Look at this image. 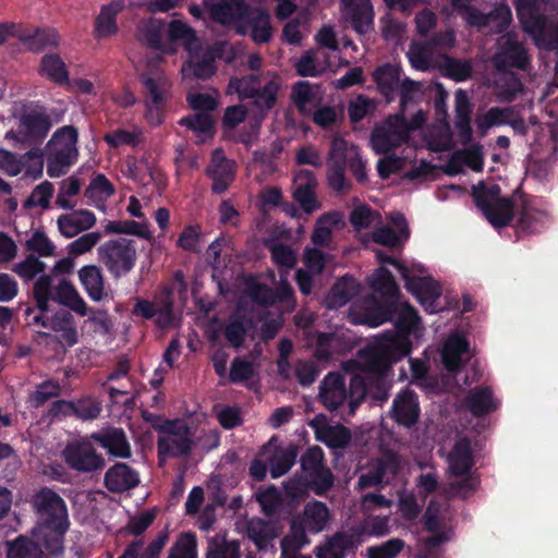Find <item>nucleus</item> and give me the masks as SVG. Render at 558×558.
<instances>
[{
    "mask_svg": "<svg viewBox=\"0 0 558 558\" xmlns=\"http://www.w3.org/2000/svg\"><path fill=\"white\" fill-rule=\"evenodd\" d=\"M395 332L376 337L373 342L357 357L360 372L351 378L350 409L364 399L369 386L375 384L380 390L386 388L387 374L392 363L407 356L420 343L424 328L413 307L407 303H399L396 308Z\"/></svg>",
    "mask_w": 558,
    "mask_h": 558,
    "instance_id": "nucleus-1",
    "label": "nucleus"
},
{
    "mask_svg": "<svg viewBox=\"0 0 558 558\" xmlns=\"http://www.w3.org/2000/svg\"><path fill=\"white\" fill-rule=\"evenodd\" d=\"M421 93V85L412 81H404L401 84V105L403 111L409 100L416 98ZM404 112L389 117L383 124L375 128L371 137V145L376 154H388L404 145L403 156L388 155L380 159L377 165L381 178H388L391 173L403 168L407 160L413 159L414 145L410 144L412 133L425 122V113L418 111L411 124L404 120Z\"/></svg>",
    "mask_w": 558,
    "mask_h": 558,
    "instance_id": "nucleus-2",
    "label": "nucleus"
},
{
    "mask_svg": "<svg viewBox=\"0 0 558 558\" xmlns=\"http://www.w3.org/2000/svg\"><path fill=\"white\" fill-rule=\"evenodd\" d=\"M38 517L34 536L52 555L62 551V539L69 529V515L64 500L53 490L43 488L32 500Z\"/></svg>",
    "mask_w": 558,
    "mask_h": 558,
    "instance_id": "nucleus-3",
    "label": "nucleus"
},
{
    "mask_svg": "<svg viewBox=\"0 0 558 558\" xmlns=\"http://www.w3.org/2000/svg\"><path fill=\"white\" fill-rule=\"evenodd\" d=\"M204 5L214 21L235 25L240 34L250 33L255 43L271 37L269 15L259 9H248L244 0H205Z\"/></svg>",
    "mask_w": 558,
    "mask_h": 558,
    "instance_id": "nucleus-4",
    "label": "nucleus"
},
{
    "mask_svg": "<svg viewBox=\"0 0 558 558\" xmlns=\"http://www.w3.org/2000/svg\"><path fill=\"white\" fill-rule=\"evenodd\" d=\"M165 39L177 50L181 44L189 52V60L181 69L182 77L207 78L215 72V54L199 46L194 31L183 21L173 20L166 26Z\"/></svg>",
    "mask_w": 558,
    "mask_h": 558,
    "instance_id": "nucleus-5",
    "label": "nucleus"
},
{
    "mask_svg": "<svg viewBox=\"0 0 558 558\" xmlns=\"http://www.w3.org/2000/svg\"><path fill=\"white\" fill-rule=\"evenodd\" d=\"M331 520L328 507L320 501L308 502L302 514L296 517L291 524V534L281 542L282 556L299 550L310 543L306 532L319 533L324 531Z\"/></svg>",
    "mask_w": 558,
    "mask_h": 558,
    "instance_id": "nucleus-6",
    "label": "nucleus"
},
{
    "mask_svg": "<svg viewBox=\"0 0 558 558\" xmlns=\"http://www.w3.org/2000/svg\"><path fill=\"white\" fill-rule=\"evenodd\" d=\"M376 256L379 262L392 264L400 271L407 289L417 299L426 312L436 313L440 310L437 304L441 293L440 286L433 280L421 264L413 263L411 266H403L395 259L385 257L380 251H376Z\"/></svg>",
    "mask_w": 558,
    "mask_h": 558,
    "instance_id": "nucleus-7",
    "label": "nucleus"
},
{
    "mask_svg": "<svg viewBox=\"0 0 558 558\" xmlns=\"http://www.w3.org/2000/svg\"><path fill=\"white\" fill-rule=\"evenodd\" d=\"M34 296L40 314H50L49 302L56 301L81 316L87 315V305L74 286L61 279L56 286L49 276L38 278L34 284Z\"/></svg>",
    "mask_w": 558,
    "mask_h": 558,
    "instance_id": "nucleus-8",
    "label": "nucleus"
},
{
    "mask_svg": "<svg viewBox=\"0 0 558 558\" xmlns=\"http://www.w3.org/2000/svg\"><path fill=\"white\" fill-rule=\"evenodd\" d=\"M77 132L72 126L57 131L46 147L47 172L51 178H59L77 158Z\"/></svg>",
    "mask_w": 558,
    "mask_h": 558,
    "instance_id": "nucleus-9",
    "label": "nucleus"
},
{
    "mask_svg": "<svg viewBox=\"0 0 558 558\" xmlns=\"http://www.w3.org/2000/svg\"><path fill=\"white\" fill-rule=\"evenodd\" d=\"M279 86L280 82L276 76L267 78L262 85L255 75H247L231 78L228 93L236 94L241 99L254 98L255 106L260 111H266L275 105Z\"/></svg>",
    "mask_w": 558,
    "mask_h": 558,
    "instance_id": "nucleus-10",
    "label": "nucleus"
},
{
    "mask_svg": "<svg viewBox=\"0 0 558 558\" xmlns=\"http://www.w3.org/2000/svg\"><path fill=\"white\" fill-rule=\"evenodd\" d=\"M158 430V454L161 462L185 454L191 449L192 434L183 420L165 421L155 425Z\"/></svg>",
    "mask_w": 558,
    "mask_h": 558,
    "instance_id": "nucleus-11",
    "label": "nucleus"
},
{
    "mask_svg": "<svg viewBox=\"0 0 558 558\" xmlns=\"http://www.w3.org/2000/svg\"><path fill=\"white\" fill-rule=\"evenodd\" d=\"M449 471L457 482H451V490L459 496H466L478 484L476 477L471 474L473 457L470 444L466 440L458 441L447 458Z\"/></svg>",
    "mask_w": 558,
    "mask_h": 558,
    "instance_id": "nucleus-12",
    "label": "nucleus"
},
{
    "mask_svg": "<svg viewBox=\"0 0 558 558\" xmlns=\"http://www.w3.org/2000/svg\"><path fill=\"white\" fill-rule=\"evenodd\" d=\"M190 107L194 114L181 120L195 135L198 143H205L214 135V120L210 112L217 106V99L209 94H190L187 96Z\"/></svg>",
    "mask_w": 558,
    "mask_h": 558,
    "instance_id": "nucleus-13",
    "label": "nucleus"
},
{
    "mask_svg": "<svg viewBox=\"0 0 558 558\" xmlns=\"http://www.w3.org/2000/svg\"><path fill=\"white\" fill-rule=\"evenodd\" d=\"M100 262L116 277L129 274L136 262L135 242L119 238L108 241L98 248Z\"/></svg>",
    "mask_w": 558,
    "mask_h": 558,
    "instance_id": "nucleus-14",
    "label": "nucleus"
},
{
    "mask_svg": "<svg viewBox=\"0 0 558 558\" xmlns=\"http://www.w3.org/2000/svg\"><path fill=\"white\" fill-rule=\"evenodd\" d=\"M477 206L494 227L506 226L512 218V204L508 198L500 197V189L496 184H480L473 189Z\"/></svg>",
    "mask_w": 558,
    "mask_h": 558,
    "instance_id": "nucleus-15",
    "label": "nucleus"
},
{
    "mask_svg": "<svg viewBox=\"0 0 558 558\" xmlns=\"http://www.w3.org/2000/svg\"><path fill=\"white\" fill-rule=\"evenodd\" d=\"M452 5L468 24L477 27L487 26L492 32H501L511 21L510 8L505 3L496 5L495 10L488 15L473 9L470 5V0H452Z\"/></svg>",
    "mask_w": 558,
    "mask_h": 558,
    "instance_id": "nucleus-16",
    "label": "nucleus"
},
{
    "mask_svg": "<svg viewBox=\"0 0 558 558\" xmlns=\"http://www.w3.org/2000/svg\"><path fill=\"white\" fill-rule=\"evenodd\" d=\"M146 89V118L151 125L162 122V108L170 90V82L162 72H153L143 76Z\"/></svg>",
    "mask_w": 558,
    "mask_h": 558,
    "instance_id": "nucleus-17",
    "label": "nucleus"
},
{
    "mask_svg": "<svg viewBox=\"0 0 558 558\" xmlns=\"http://www.w3.org/2000/svg\"><path fill=\"white\" fill-rule=\"evenodd\" d=\"M65 462L74 470L93 472L104 466V459L95 452L86 439L74 440L63 450Z\"/></svg>",
    "mask_w": 558,
    "mask_h": 558,
    "instance_id": "nucleus-18",
    "label": "nucleus"
},
{
    "mask_svg": "<svg viewBox=\"0 0 558 558\" xmlns=\"http://www.w3.org/2000/svg\"><path fill=\"white\" fill-rule=\"evenodd\" d=\"M260 456L268 462L270 474L276 478L282 476L291 469L295 462L298 451L294 446L280 447L278 439L272 437L264 446Z\"/></svg>",
    "mask_w": 558,
    "mask_h": 558,
    "instance_id": "nucleus-19",
    "label": "nucleus"
},
{
    "mask_svg": "<svg viewBox=\"0 0 558 558\" xmlns=\"http://www.w3.org/2000/svg\"><path fill=\"white\" fill-rule=\"evenodd\" d=\"M34 324L51 329L62 347H72L77 342L76 327L69 315L39 314L33 317Z\"/></svg>",
    "mask_w": 558,
    "mask_h": 558,
    "instance_id": "nucleus-20",
    "label": "nucleus"
},
{
    "mask_svg": "<svg viewBox=\"0 0 558 558\" xmlns=\"http://www.w3.org/2000/svg\"><path fill=\"white\" fill-rule=\"evenodd\" d=\"M527 56L524 48L511 35L502 36L498 41V51L495 54V64L500 72L508 68L524 69Z\"/></svg>",
    "mask_w": 558,
    "mask_h": 558,
    "instance_id": "nucleus-21",
    "label": "nucleus"
},
{
    "mask_svg": "<svg viewBox=\"0 0 558 558\" xmlns=\"http://www.w3.org/2000/svg\"><path fill=\"white\" fill-rule=\"evenodd\" d=\"M134 313L146 319L155 317L156 323L162 328L173 323L172 303L168 293L153 302L138 300L134 306Z\"/></svg>",
    "mask_w": 558,
    "mask_h": 558,
    "instance_id": "nucleus-22",
    "label": "nucleus"
},
{
    "mask_svg": "<svg viewBox=\"0 0 558 558\" xmlns=\"http://www.w3.org/2000/svg\"><path fill=\"white\" fill-rule=\"evenodd\" d=\"M390 227L377 228L371 236L375 243L381 244L386 247H397L401 245L409 238V230L403 215L396 213L390 216Z\"/></svg>",
    "mask_w": 558,
    "mask_h": 558,
    "instance_id": "nucleus-23",
    "label": "nucleus"
},
{
    "mask_svg": "<svg viewBox=\"0 0 558 558\" xmlns=\"http://www.w3.org/2000/svg\"><path fill=\"white\" fill-rule=\"evenodd\" d=\"M392 417L404 426L413 425L420 415V407L416 396L410 390H403L393 400Z\"/></svg>",
    "mask_w": 558,
    "mask_h": 558,
    "instance_id": "nucleus-24",
    "label": "nucleus"
},
{
    "mask_svg": "<svg viewBox=\"0 0 558 558\" xmlns=\"http://www.w3.org/2000/svg\"><path fill=\"white\" fill-rule=\"evenodd\" d=\"M354 325L377 327L388 319L387 310L374 300L365 301V305L354 304L349 313Z\"/></svg>",
    "mask_w": 558,
    "mask_h": 558,
    "instance_id": "nucleus-25",
    "label": "nucleus"
},
{
    "mask_svg": "<svg viewBox=\"0 0 558 558\" xmlns=\"http://www.w3.org/2000/svg\"><path fill=\"white\" fill-rule=\"evenodd\" d=\"M311 426L314 428L316 438L330 448H342L350 440V432L341 425H329L325 416H316Z\"/></svg>",
    "mask_w": 558,
    "mask_h": 558,
    "instance_id": "nucleus-26",
    "label": "nucleus"
},
{
    "mask_svg": "<svg viewBox=\"0 0 558 558\" xmlns=\"http://www.w3.org/2000/svg\"><path fill=\"white\" fill-rule=\"evenodd\" d=\"M208 173L214 180L213 190L222 193L234 178V162L225 157L220 149L213 153Z\"/></svg>",
    "mask_w": 558,
    "mask_h": 558,
    "instance_id": "nucleus-27",
    "label": "nucleus"
},
{
    "mask_svg": "<svg viewBox=\"0 0 558 558\" xmlns=\"http://www.w3.org/2000/svg\"><path fill=\"white\" fill-rule=\"evenodd\" d=\"M138 38L150 47L165 53H175V49L167 44L165 39L166 25L161 20L148 19L138 26Z\"/></svg>",
    "mask_w": 558,
    "mask_h": 558,
    "instance_id": "nucleus-28",
    "label": "nucleus"
},
{
    "mask_svg": "<svg viewBox=\"0 0 558 558\" xmlns=\"http://www.w3.org/2000/svg\"><path fill=\"white\" fill-rule=\"evenodd\" d=\"M469 357L470 348L465 338L459 333L449 336L441 350V360L446 368L454 371Z\"/></svg>",
    "mask_w": 558,
    "mask_h": 558,
    "instance_id": "nucleus-29",
    "label": "nucleus"
},
{
    "mask_svg": "<svg viewBox=\"0 0 558 558\" xmlns=\"http://www.w3.org/2000/svg\"><path fill=\"white\" fill-rule=\"evenodd\" d=\"M294 197L305 213L311 214L319 208L314 196L316 180L311 171L301 170L294 178Z\"/></svg>",
    "mask_w": 558,
    "mask_h": 558,
    "instance_id": "nucleus-30",
    "label": "nucleus"
},
{
    "mask_svg": "<svg viewBox=\"0 0 558 558\" xmlns=\"http://www.w3.org/2000/svg\"><path fill=\"white\" fill-rule=\"evenodd\" d=\"M400 464V459L392 452L384 454L383 459L377 463L376 470L368 474L361 475L359 480L360 487H368L377 485L389 480L396 475Z\"/></svg>",
    "mask_w": 558,
    "mask_h": 558,
    "instance_id": "nucleus-31",
    "label": "nucleus"
},
{
    "mask_svg": "<svg viewBox=\"0 0 558 558\" xmlns=\"http://www.w3.org/2000/svg\"><path fill=\"white\" fill-rule=\"evenodd\" d=\"M319 398L330 410L337 409L347 399L344 379L340 374L327 375L320 386Z\"/></svg>",
    "mask_w": 558,
    "mask_h": 558,
    "instance_id": "nucleus-32",
    "label": "nucleus"
},
{
    "mask_svg": "<svg viewBox=\"0 0 558 558\" xmlns=\"http://www.w3.org/2000/svg\"><path fill=\"white\" fill-rule=\"evenodd\" d=\"M95 221L96 218L92 211L75 210L60 216L58 219V227L64 236L72 238L80 232L92 228Z\"/></svg>",
    "mask_w": 558,
    "mask_h": 558,
    "instance_id": "nucleus-33",
    "label": "nucleus"
},
{
    "mask_svg": "<svg viewBox=\"0 0 558 558\" xmlns=\"http://www.w3.org/2000/svg\"><path fill=\"white\" fill-rule=\"evenodd\" d=\"M456 121L454 129L459 141L463 144L472 138V128L470 123L471 106L465 92L459 89L454 94Z\"/></svg>",
    "mask_w": 558,
    "mask_h": 558,
    "instance_id": "nucleus-34",
    "label": "nucleus"
},
{
    "mask_svg": "<svg viewBox=\"0 0 558 558\" xmlns=\"http://www.w3.org/2000/svg\"><path fill=\"white\" fill-rule=\"evenodd\" d=\"M292 99L302 113H312L323 101L319 87L307 82H299L294 85Z\"/></svg>",
    "mask_w": 558,
    "mask_h": 558,
    "instance_id": "nucleus-35",
    "label": "nucleus"
},
{
    "mask_svg": "<svg viewBox=\"0 0 558 558\" xmlns=\"http://www.w3.org/2000/svg\"><path fill=\"white\" fill-rule=\"evenodd\" d=\"M19 39L32 51H40L59 44V34L54 29H26L21 27Z\"/></svg>",
    "mask_w": 558,
    "mask_h": 558,
    "instance_id": "nucleus-36",
    "label": "nucleus"
},
{
    "mask_svg": "<svg viewBox=\"0 0 558 558\" xmlns=\"http://www.w3.org/2000/svg\"><path fill=\"white\" fill-rule=\"evenodd\" d=\"M138 475L124 463H118L106 473L105 483L111 492H124L138 484Z\"/></svg>",
    "mask_w": 558,
    "mask_h": 558,
    "instance_id": "nucleus-37",
    "label": "nucleus"
},
{
    "mask_svg": "<svg viewBox=\"0 0 558 558\" xmlns=\"http://www.w3.org/2000/svg\"><path fill=\"white\" fill-rule=\"evenodd\" d=\"M360 544L353 534L338 533L329 538L325 545L317 548V558H344L347 553Z\"/></svg>",
    "mask_w": 558,
    "mask_h": 558,
    "instance_id": "nucleus-38",
    "label": "nucleus"
},
{
    "mask_svg": "<svg viewBox=\"0 0 558 558\" xmlns=\"http://www.w3.org/2000/svg\"><path fill=\"white\" fill-rule=\"evenodd\" d=\"M331 66L328 54L323 49L305 52L295 63L301 76H317Z\"/></svg>",
    "mask_w": 558,
    "mask_h": 558,
    "instance_id": "nucleus-39",
    "label": "nucleus"
},
{
    "mask_svg": "<svg viewBox=\"0 0 558 558\" xmlns=\"http://www.w3.org/2000/svg\"><path fill=\"white\" fill-rule=\"evenodd\" d=\"M342 2L354 28L359 33L367 32L373 24L374 16L371 0H342Z\"/></svg>",
    "mask_w": 558,
    "mask_h": 558,
    "instance_id": "nucleus-40",
    "label": "nucleus"
},
{
    "mask_svg": "<svg viewBox=\"0 0 558 558\" xmlns=\"http://www.w3.org/2000/svg\"><path fill=\"white\" fill-rule=\"evenodd\" d=\"M280 534L275 523H268L260 519H252L247 524V536L259 550L272 546V541Z\"/></svg>",
    "mask_w": 558,
    "mask_h": 558,
    "instance_id": "nucleus-41",
    "label": "nucleus"
},
{
    "mask_svg": "<svg viewBox=\"0 0 558 558\" xmlns=\"http://www.w3.org/2000/svg\"><path fill=\"white\" fill-rule=\"evenodd\" d=\"M442 56L430 44H413L408 51L412 66L422 71L438 66Z\"/></svg>",
    "mask_w": 558,
    "mask_h": 558,
    "instance_id": "nucleus-42",
    "label": "nucleus"
},
{
    "mask_svg": "<svg viewBox=\"0 0 558 558\" xmlns=\"http://www.w3.org/2000/svg\"><path fill=\"white\" fill-rule=\"evenodd\" d=\"M445 514L439 512L435 504H430L425 514V526L433 535L427 538L426 544L428 547H434L450 538L451 531L446 530L438 532L445 527Z\"/></svg>",
    "mask_w": 558,
    "mask_h": 558,
    "instance_id": "nucleus-43",
    "label": "nucleus"
},
{
    "mask_svg": "<svg viewBox=\"0 0 558 558\" xmlns=\"http://www.w3.org/2000/svg\"><path fill=\"white\" fill-rule=\"evenodd\" d=\"M462 166H465L474 171H481L483 167V153L482 146L472 145L465 149L456 151L449 161L450 172H460Z\"/></svg>",
    "mask_w": 558,
    "mask_h": 558,
    "instance_id": "nucleus-44",
    "label": "nucleus"
},
{
    "mask_svg": "<svg viewBox=\"0 0 558 558\" xmlns=\"http://www.w3.org/2000/svg\"><path fill=\"white\" fill-rule=\"evenodd\" d=\"M251 326V317L246 318L244 314V308L242 306L238 307L236 311L232 314L228 325L225 328V336L228 342L232 347H240Z\"/></svg>",
    "mask_w": 558,
    "mask_h": 558,
    "instance_id": "nucleus-45",
    "label": "nucleus"
},
{
    "mask_svg": "<svg viewBox=\"0 0 558 558\" xmlns=\"http://www.w3.org/2000/svg\"><path fill=\"white\" fill-rule=\"evenodd\" d=\"M343 215L339 211H332L323 215L316 221L312 241L316 245H326L330 241L333 230L343 226Z\"/></svg>",
    "mask_w": 558,
    "mask_h": 558,
    "instance_id": "nucleus-46",
    "label": "nucleus"
},
{
    "mask_svg": "<svg viewBox=\"0 0 558 558\" xmlns=\"http://www.w3.org/2000/svg\"><path fill=\"white\" fill-rule=\"evenodd\" d=\"M108 452L114 457L126 458L130 456V446L121 429H109L99 435H93Z\"/></svg>",
    "mask_w": 558,
    "mask_h": 558,
    "instance_id": "nucleus-47",
    "label": "nucleus"
},
{
    "mask_svg": "<svg viewBox=\"0 0 558 558\" xmlns=\"http://www.w3.org/2000/svg\"><path fill=\"white\" fill-rule=\"evenodd\" d=\"M359 290L356 280L352 277H344L339 280L326 298L328 308H337L344 305Z\"/></svg>",
    "mask_w": 558,
    "mask_h": 558,
    "instance_id": "nucleus-48",
    "label": "nucleus"
},
{
    "mask_svg": "<svg viewBox=\"0 0 558 558\" xmlns=\"http://www.w3.org/2000/svg\"><path fill=\"white\" fill-rule=\"evenodd\" d=\"M122 8L123 3L120 1H113L101 8L95 25V32L98 37H108L116 34V16Z\"/></svg>",
    "mask_w": 558,
    "mask_h": 558,
    "instance_id": "nucleus-49",
    "label": "nucleus"
},
{
    "mask_svg": "<svg viewBox=\"0 0 558 558\" xmlns=\"http://www.w3.org/2000/svg\"><path fill=\"white\" fill-rule=\"evenodd\" d=\"M39 73L57 84L69 82V72L60 56L49 53L43 57Z\"/></svg>",
    "mask_w": 558,
    "mask_h": 558,
    "instance_id": "nucleus-50",
    "label": "nucleus"
},
{
    "mask_svg": "<svg viewBox=\"0 0 558 558\" xmlns=\"http://www.w3.org/2000/svg\"><path fill=\"white\" fill-rule=\"evenodd\" d=\"M78 278L92 300L100 301L102 299L104 281L98 267L84 266L78 271Z\"/></svg>",
    "mask_w": 558,
    "mask_h": 558,
    "instance_id": "nucleus-51",
    "label": "nucleus"
},
{
    "mask_svg": "<svg viewBox=\"0 0 558 558\" xmlns=\"http://www.w3.org/2000/svg\"><path fill=\"white\" fill-rule=\"evenodd\" d=\"M390 518L388 515L371 514L361 524L360 529L354 533L355 539L363 542L364 536L383 537L390 532Z\"/></svg>",
    "mask_w": 558,
    "mask_h": 558,
    "instance_id": "nucleus-52",
    "label": "nucleus"
},
{
    "mask_svg": "<svg viewBox=\"0 0 558 558\" xmlns=\"http://www.w3.org/2000/svg\"><path fill=\"white\" fill-rule=\"evenodd\" d=\"M374 80L380 93L389 100L400 85V70L396 65H383L374 72Z\"/></svg>",
    "mask_w": 558,
    "mask_h": 558,
    "instance_id": "nucleus-53",
    "label": "nucleus"
},
{
    "mask_svg": "<svg viewBox=\"0 0 558 558\" xmlns=\"http://www.w3.org/2000/svg\"><path fill=\"white\" fill-rule=\"evenodd\" d=\"M104 140L111 148H119L124 145L136 146L143 141V131L137 126L120 128L107 133Z\"/></svg>",
    "mask_w": 558,
    "mask_h": 558,
    "instance_id": "nucleus-54",
    "label": "nucleus"
},
{
    "mask_svg": "<svg viewBox=\"0 0 558 558\" xmlns=\"http://www.w3.org/2000/svg\"><path fill=\"white\" fill-rule=\"evenodd\" d=\"M498 405L489 389L482 388L473 390L466 398V407L474 415H483Z\"/></svg>",
    "mask_w": 558,
    "mask_h": 558,
    "instance_id": "nucleus-55",
    "label": "nucleus"
},
{
    "mask_svg": "<svg viewBox=\"0 0 558 558\" xmlns=\"http://www.w3.org/2000/svg\"><path fill=\"white\" fill-rule=\"evenodd\" d=\"M549 222V216L545 210L533 206H525L519 217L520 227L527 232H538Z\"/></svg>",
    "mask_w": 558,
    "mask_h": 558,
    "instance_id": "nucleus-56",
    "label": "nucleus"
},
{
    "mask_svg": "<svg viewBox=\"0 0 558 558\" xmlns=\"http://www.w3.org/2000/svg\"><path fill=\"white\" fill-rule=\"evenodd\" d=\"M7 558H46L38 544L26 537H17L8 544Z\"/></svg>",
    "mask_w": 558,
    "mask_h": 558,
    "instance_id": "nucleus-57",
    "label": "nucleus"
},
{
    "mask_svg": "<svg viewBox=\"0 0 558 558\" xmlns=\"http://www.w3.org/2000/svg\"><path fill=\"white\" fill-rule=\"evenodd\" d=\"M124 173L141 185H148L154 181L153 168L146 159H128Z\"/></svg>",
    "mask_w": 558,
    "mask_h": 558,
    "instance_id": "nucleus-58",
    "label": "nucleus"
},
{
    "mask_svg": "<svg viewBox=\"0 0 558 558\" xmlns=\"http://www.w3.org/2000/svg\"><path fill=\"white\" fill-rule=\"evenodd\" d=\"M239 543L228 542L222 536L214 537L209 541L207 558H239Z\"/></svg>",
    "mask_w": 558,
    "mask_h": 558,
    "instance_id": "nucleus-59",
    "label": "nucleus"
},
{
    "mask_svg": "<svg viewBox=\"0 0 558 558\" xmlns=\"http://www.w3.org/2000/svg\"><path fill=\"white\" fill-rule=\"evenodd\" d=\"M351 222L359 231L376 228L380 225V215L366 206L356 207L351 214Z\"/></svg>",
    "mask_w": 558,
    "mask_h": 558,
    "instance_id": "nucleus-60",
    "label": "nucleus"
},
{
    "mask_svg": "<svg viewBox=\"0 0 558 558\" xmlns=\"http://www.w3.org/2000/svg\"><path fill=\"white\" fill-rule=\"evenodd\" d=\"M369 284L374 291L386 296H395L397 284L391 274L384 267L377 269L369 278Z\"/></svg>",
    "mask_w": 558,
    "mask_h": 558,
    "instance_id": "nucleus-61",
    "label": "nucleus"
},
{
    "mask_svg": "<svg viewBox=\"0 0 558 558\" xmlns=\"http://www.w3.org/2000/svg\"><path fill=\"white\" fill-rule=\"evenodd\" d=\"M426 144L429 149L435 151L449 149L452 146V137L448 123L441 122L435 128L426 138Z\"/></svg>",
    "mask_w": 558,
    "mask_h": 558,
    "instance_id": "nucleus-62",
    "label": "nucleus"
},
{
    "mask_svg": "<svg viewBox=\"0 0 558 558\" xmlns=\"http://www.w3.org/2000/svg\"><path fill=\"white\" fill-rule=\"evenodd\" d=\"M404 542L400 538H391L379 545L366 549L367 558H395L403 549Z\"/></svg>",
    "mask_w": 558,
    "mask_h": 558,
    "instance_id": "nucleus-63",
    "label": "nucleus"
},
{
    "mask_svg": "<svg viewBox=\"0 0 558 558\" xmlns=\"http://www.w3.org/2000/svg\"><path fill=\"white\" fill-rule=\"evenodd\" d=\"M169 558H197L194 534H182L172 547Z\"/></svg>",
    "mask_w": 558,
    "mask_h": 558,
    "instance_id": "nucleus-64",
    "label": "nucleus"
}]
</instances>
